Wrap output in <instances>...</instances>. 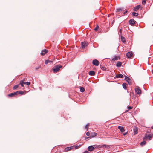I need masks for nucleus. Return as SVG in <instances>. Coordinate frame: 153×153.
<instances>
[{
	"instance_id": "f257e3e1",
	"label": "nucleus",
	"mask_w": 153,
	"mask_h": 153,
	"mask_svg": "<svg viewBox=\"0 0 153 153\" xmlns=\"http://www.w3.org/2000/svg\"><path fill=\"white\" fill-rule=\"evenodd\" d=\"M62 66L60 65H57L54 66L52 69L54 73H56L57 71L60 70V68H61Z\"/></svg>"
},
{
	"instance_id": "f03ea898",
	"label": "nucleus",
	"mask_w": 153,
	"mask_h": 153,
	"mask_svg": "<svg viewBox=\"0 0 153 153\" xmlns=\"http://www.w3.org/2000/svg\"><path fill=\"white\" fill-rule=\"evenodd\" d=\"M135 92L138 94H140L141 93V90L140 87L138 86H136L135 88Z\"/></svg>"
},
{
	"instance_id": "7ed1b4c3",
	"label": "nucleus",
	"mask_w": 153,
	"mask_h": 153,
	"mask_svg": "<svg viewBox=\"0 0 153 153\" xmlns=\"http://www.w3.org/2000/svg\"><path fill=\"white\" fill-rule=\"evenodd\" d=\"M153 134L148 135L146 134L145 135V137L143 138V140L149 139V140H151V138L153 137Z\"/></svg>"
},
{
	"instance_id": "20e7f679",
	"label": "nucleus",
	"mask_w": 153,
	"mask_h": 153,
	"mask_svg": "<svg viewBox=\"0 0 153 153\" xmlns=\"http://www.w3.org/2000/svg\"><path fill=\"white\" fill-rule=\"evenodd\" d=\"M82 48V49L84 48L85 47L88 45V43L85 41L81 42Z\"/></svg>"
},
{
	"instance_id": "39448f33",
	"label": "nucleus",
	"mask_w": 153,
	"mask_h": 153,
	"mask_svg": "<svg viewBox=\"0 0 153 153\" xmlns=\"http://www.w3.org/2000/svg\"><path fill=\"white\" fill-rule=\"evenodd\" d=\"M92 63L94 65L97 66L99 65V62L98 60L96 59H94L93 60Z\"/></svg>"
},
{
	"instance_id": "423d86ee",
	"label": "nucleus",
	"mask_w": 153,
	"mask_h": 153,
	"mask_svg": "<svg viewBox=\"0 0 153 153\" xmlns=\"http://www.w3.org/2000/svg\"><path fill=\"white\" fill-rule=\"evenodd\" d=\"M132 53L130 52H129L127 53L126 55L127 58H131L132 56Z\"/></svg>"
},
{
	"instance_id": "0eeeda50",
	"label": "nucleus",
	"mask_w": 153,
	"mask_h": 153,
	"mask_svg": "<svg viewBox=\"0 0 153 153\" xmlns=\"http://www.w3.org/2000/svg\"><path fill=\"white\" fill-rule=\"evenodd\" d=\"M118 128L120 130L121 132L122 133H123L125 131V130L124 127L123 126H118Z\"/></svg>"
},
{
	"instance_id": "6e6552de",
	"label": "nucleus",
	"mask_w": 153,
	"mask_h": 153,
	"mask_svg": "<svg viewBox=\"0 0 153 153\" xmlns=\"http://www.w3.org/2000/svg\"><path fill=\"white\" fill-rule=\"evenodd\" d=\"M18 94V92L17 91L13 93H11V94H10L8 95V96L9 97H13L15 95H17Z\"/></svg>"
},
{
	"instance_id": "1a4fd4ad",
	"label": "nucleus",
	"mask_w": 153,
	"mask_h": 153,
	"mask_svg": "<svg viewBox=\"0 0 153 153\" xmlns=\"http://www.w3.org/2000/svg\"><path fill=\"white\" fill-rule=\"evenodd\" d=\"M48 52V51L47 50L45 49L43 50H42V52L41 53V54L42 55H45V54L47 53Z\"/></svg>"
},
{
	"instance_id": "9d476101",
	"label": "nucleus",
	"mask_w": 153,
	"mask_h": 153,
	"mask_svg": "<svg viewBox=\"0 0 153 153\" xmlns=\"http://www.w3.org/2000/svg\"><path fill=\"white\" fill-rule=\"evenodd\" d=\"M120 59V57L119 56H114V57L112 58V61H114Z\"/></svg>"
},
{
	"instance_id": "9b49d317",
	"label": "nucleus",
	"mask_w": 153,
	"mask_h": 153,
	"mask_svg": "<svg viewBox=\"0 0 153 153\" xmlns=\"http://www.w3.org/2000/svg\"><path fill=\"white\" fill-rule=\"evenodd\" d=\"M135 21L134 19H131L129 21V23L131 25H133L135 23Z\"/></svg>"
},
{
	"instance_id": "f8f14e48",
	"label": "nucleus",
	"mask_w": 153,
	"mask_h": 153,
	"mask_svg": "<svg viewBox=\"0 0 153 153\" xmlns=\"http://www.w3.org/2000/svg\"><path fill=\"white\" fill-rule=\"evenodd\" d=\"M94 149V148L92 146H90L88 147V150L90 151H92Z\"/></svg>"
},
{
	"instance_id": "ddd939ff",
	"label": "nucleus",
	"mask_w": 153,
	"mask_h": 153,
	"mask_svg": "<svg viewBox=\"0 0 153 153\" xmlns=\"http://www.w3.org/2000/svg\"><path fill=\"white\" fill-rule=\"evenodd\" d=\"M125 76V80H126V81L129 84H130L129 83L131 82V80L129 78L126 76Z\"/></svg>"
},
{
	"instance_id": "4468645a",
	"label": "nucleus",
	"mask_w": 153,
	"mask_h": 153,
	"mask_svg": "<svg viewBox=\"0 0 153 153\" xmlns=\"http://www.w3.org/2000/svg\"><path fill=\"white\" fill-rule=\"evenodd\" d=\"M141 6L140 5H138L137 6H135L133 9V10L134 11H136L137 10H138V9L140 8V7Z\"/></svg>"
},
{
	"instance_id": "2eb2a0df",
	"label": "nucleus",
	"mask_w": 153,
	"mask_h": 153,
	"mask_svg": "<svg viewBox=\"0 0 153 153\" xmlns=\"http://www.w3.org/2000/svg\"><path fill=\"white\" fill-rule=\"evenodd\" d=\"M116 77L117 78H123V76L122 74H120L116 75Z\"/></svg>"
},
{
	"instance_id": "dca6fc26",
	"label": "nucleus",
	"mask_w": 153,
	"mask_h": 153,
	"mask_svg": "<svg viewBox=\"0 0 153 153\" xmlns=\"http://www.w3.org/2000/svg\"><path fill=\"white\" fill-rule=\"evenodd\" d=\"M101 147H105L107 149H109L110 148V146L108 145H101Z\"/></svg>"
},
{
	"instance_id": "f3484780",
	"label": "nucleus",
	"mask_w": 153,
	"mask_h": 153,
	"mask_svg": "<svg viewBox=\"0 0 153 153\" xmlns=\"http://www.w3.org/2000/svg\"><path fill=\"white\" fill-rule=\"evenodd\" d=\"M89 74L91 76H94L95 74V72L93 71H90L89 72Z\"/></svg>"
},
{
	"instance_id": "a211bd4d",
	"label": "nucleus",
	"mask_w": 153,
	"mask_h": 153,
	"mask_svg": "<svg viewBox=\"0 0 153 153\" xmlns=\"http://www.w3.org/2000/svg\"><path fill=\"white\" fill-rule=\"evenodd\" d=\"M97 135V134L96 133L93 132L91 134L90 137H94L95 136H96Z\"/></svg>"
},
{
	"instance_id": "6ab92c4d",
	"label": "nucleus",
	"mask_w": 153,
	"mask_h": 153,
	"mask_svg": "<svg viewBox=\"0 0 153 153\" xmlns=\"http://www.w3.org/2000/svg\"><path fill=\"white\" fill-rule=\"evenodd\" d=\"M127 85H128L126 83H123L122 85V86H123V88L125 90H126L127 89Z\"/></svg>"
},
{
	"instance_id": "aec40b11",
	"label": "nucleus",
	"mask_w": 153,
	"mask_h": 153,
	"mask_svg": "<svg viewBox=\"0 0 153 153\" xmlns=\"http://www.w3.org/2000/svg\"><path fill=\"white\" fill-rule=\"evenodd\" d=\"M138 133V129L137 128H135L134 129V135L137 134Z\"/></svg>"
},
{
	"instance_id": "412c9836",
	"label": "nucleus",
	"mask_w": 153,
	"mask_h": 153,
	"mask_svg": "<svg viewBox=\"0 0 153 153\" xmlns=\"http://www.w3.org/2000/svg\"><path fill=\"white\" fill-rule=\"evenodd\" d=\"M122 65V63L118 61L117 62V63L116 64V66L118 67H120Z\"/></svg>"
},
{
	"instance_id": "4be33fe9",
	"label": "nucleus",
	"mask_w": 153,
	"mask_h": 153,
	"mask_svg": "<svg viewBox=\"0 0 153 153\" xmlns=\"http://www.w3.org/2000/svg\"><path fill=\"white\" fill-rule=\"evenodd\" d=\"M123 9H124L123 8H117L116 9V12H120V11H122Z\"/></svg>"
},
{
	"instance_id": "5701e85b",
	"label": "nucleus",
	"mask_w": 153,
	"mask_h": 153,
	"mask_svg": "<svg viewBox=\"0 0 153 153\" xmlns=\"http://www.w3.org/2000/svg\"><path fill=\"white\" fill-rule=\"evenodd\" d=\"M52 61L50 60L49 59L46 60L45 61V64H47L49 63H51L52 62Z\"/></svg>"
},
{
	"instance_id": "b1692460",
	"label": "nucleus",
	"mask_w": 153,
	"mask_h": 153,
	"mask_svg": "<svg viewBox=\"0 0 153 153\" xmlns=\"http://www.w3.org/2000/svg\"><path fill=\"white\" fill-rule=\"evenodd\" d=\"M72 147H67L65 148L66 151H68L71 150L72 149Z\"/></svg>"
},
{
	"instance_id": "393cba45",
	"label": "nucleus",
	"mask_w": 153,
	"mask_h": 153,
	"mask_svg": "<svg viewBox=\"0 0 153 153\" xmlns=\"http://www.w3.org/2000/svg\"><path fill=\"white\" fill-rule=\"evenodd\" d=\"M146 143L145 141H143L140 143V145L143 146L146 144Z\"/></svg>"
},
{
	"instance_id": "a878e982",
	"label": "nucleus",
	"mask_w": 153,
	"mask_h": 153,
	"mask_svg": "<svg viewBox=\"0 0 153 153\" xmlns=\"http://www.w3.org/2000/svg\"><path fill=\"white\" fill-rule=\"evenodd\" d=\"M19 86V84L16 85L15 86H14L13 87V89L14 90H15L17 89L18 88Z\"/></svg>"
},
{
	"instance_id": "bb28decb",
	"label": "nucleus",
	"mask_w": 153,
	"mask_h": 153,
	"mask_svg": "<svg viewBox=\"0 0 153 153\" xmlns=\"http://www.w3.org/2000/svg\"><path fill=\"white\" fill-rule=\"evenodd\" d=\"M132 14L133 16H137L138 15V14L137 13H136L135 12L132 13Z\"/></svg>"
},
{
	"instance_id": "cd10ccee",
	"label": "nucleus",
	"mask_w": 153,
	"mask_h": 153,
	"mask_svg": "<svg viewBox=\"0 0 153 153\" xmlns=\"http://www.w3.org/2000/svg\"><path fill=\"white\" fill-rule=\"evenodd\" d=\"M121 39L122 40V41L124 43L126 42V41L125 40V38L124 37H121Z\"/></svg>"
},
{
	"instance_id": "c85d7f7f",
	"label": "nucleus",
	"mask_w": 153,
	"mask_h": 153,
	"mask_svg": "<svg viewBox=\"0 0 153 153\" xmlns=\"http://www.w3.org/2000/svg\"><path fill=\"white\" fill-rule=\"evenodd\" d=\"M80 91L81 92H83L85 91V89L84 88H83L82 87H80Z\"/></svg>"
},
{
	"instance_id": "c756f323",
	"label": "nucleus",
	"mask_w": 153,
	"mask_h": 153,
	"mask_svg": "<svg viewBox=\"0 0 153 153\" xmlns=\"http://www.w3.org/2000/svg\"><path fill=\"white\" fill-rule=\"evenodd\" d=\"M20 84L21 85V86L23 87L24 84L23 83V80H21L20 82Z\"/></svg>"
},
{
	"instance_id": "7c9ffc66",
	"label": "nucleus",
	"mask_w": 153,
	"mask_h": 153,
	"mask_svg": "<svg viewBox=\"0 0 153 153\" xmlns=\"http://www.w3.org/2000/svg\"><path fill=\"white\" fill-rule=\"evenodd\" d=\"M100 68L103 71L105 70L106 69V68L105 67L103 66H102L101 65H100Z\"/></svg>"
},
{
	"instance_id": "2f4dec72",
	"label": "nucleus",
	"mask_w": 153,
	"mask_h": 153,
	"mask_svg": "<svg viewBox=\"0 0 153 153\" xmlns=\"http://www.w3.org/2000/svg\"><path fill=\"white\" fill-rule=\"evenodd\" d=\"M18 94H21V95H22L24 94V92L23 91H17Z\"/></svg>"
},
{
	"instance_id": "473e14b6",
	"label": "nucleus",
	"mask_w": 153,
	"mask_h": 153,
	"mask_svg": "<svg viewBox=\"0 0 153 153\" xmlns=\"http://www.w3.org/2000/svg\"><path fill=\"white\" fill-rule=\"evenodd\" d=\"M41 68V66H39L38 67H36L35 68V70L36 71H37L40 68Z\"/></svg>"
},
{
	"instance_id": "72a5a7b5",
	"label": "nucleus",
	"mask_w": 153,
	"mask_h": 153,
	"mask_svg": "<svg viewBox=\"0 0 153 153\" xmlns=\"http://www.w3.org/2000/svg\"><path fill=\"white\" fill-rule=\"evenodd\" d=\"M98 28H99V26L97 25V26H96V27L94 29V30L96 31H97L98 30Z\"/></svg>"
},
{
	"instance_id": "f704fd0d",
	"label": "nucleus",
	"mask_w": 153,
	"mask_h": 153,
	"mask_svg": "<svg viewBox=\"0 0 153 153\" xmlns=\"http://www.w3.org/2000/svg\"><path fill=\"white\" fill-rule=\"evenodd\" d=\"M146 3V1L145 0H143L142 1V4L143 5H145Z\"/></svg>"
},
{
	"instance_id": "c9c22d12",
	"label": "nucleus",
	"mask_w": 153,
	"mask_h": 153,
	"mask_svg": "<svg viewBox=\"0 0 153 153\" xmlns=\"http://www.w3.org/2000/svg\"><path fill=\"white\" fill-rule=\"evenodd\" d=\"M88 126H89V124H87L85 126V128L87 130L88 129Z\"/></svg>"
},
{
	"instance_id": "e433bc0d",
	"label": "nucleus",
	"mask_w": 153,
	"mask_h": 153,
	"mask_svg": "<svg viewBox=\"0 0 153 153\" xmlns=\"http://www.w3.org/2000/svg\"><path fill=\"white\" fill-rule=\"evenodd\" d=\"M86 135L87 136H88L90 135V133L88 132H87L86 133Z\"/></svg>"
},
{
	"instance_id": "4c0bfd02",
	"label": "nucleus",
	"mask_w": 153,
	"mask_h": 153,
	"mask_svg": "<svg viewBox=\"0 0 153 153\" xmlns=\"http://www.w3.org/2000/svg\"><path fill=\"white\" fill-rule=\"evenodd\" d=\"M128 10H126V11L124 12L123 13V14H125L126 13H127V12H128Z\"/></svg>"
},
{
	"instance_id": "58836bf2",
	"label": "nucleus",
	"mask_w": 153,
	"mask_h": 153,
	"mask_svg": "<svg viewBox=\"0 0 153 153\" xmlns=\"http://www.w3.org/2000/svg\"><path fill=\"white\" fill-rule=\"evenodd\" d=\"M128 108L129 109V110H130V109H132V107H131V106H129Z\"/></svg>"
},
{
	"instance_id": "ea45409f",
	"label": "nucleus",
	"mask_w": 153,
	"mask_h": 153,
	"mask_svg": "<svg viewBox=\"0 0 153 153\" xmlns=\"http://www.w3.org/2000/svg\"><path fill=\"white\" fill-rule=\"evenodd\" d=\"M84 153H89V152L88 151H86L85 152H84Z\"/></svg>"
},
{
	"instance_id": "a19ab883",
	"label": "nucleus",
	"mask_w": 153,
	"mask_h": 153,
	"mask_svg": "<svg viewBox=\"0 0 153 153\" xmlns=\"http://www.w3.org/2000/svg\"><path fill=\"white\" fill-rule=\"evenodd\" d=\"M119 31L120 33H122V29H120Z\"/></svg>"
},
{
	"instance_id": "79ce46f5",
	"label": "nucleus",
	"mask_w": 153,
	"mask_h": 153,
	"mask_svg": "<svg viewBox=\"0 0 153 153\" xmlns=\"http://www.w3.org/2000/svg\"><path fill=\"white\" fill-rule=\"evenodd\" d=\"M30 82H27V85H30Z\"/></svg>"
},
{
	"instance_id": "37998d69",
	"label": "nucleus",
	"mask_w": 153,
	"mask_h": 153,
	"mask_svg": "<svg viewBox=\"0 0 153 153\" xmlns=\"http://www.w3.org/2000/svg\"><path fill=\"white\" fill-rule=\"evenodd\" d=\"M127 134V132L123 133V135L124 136H125V135H126Z\"/></svg>"
},
{
	"instance_id": "c03bdc74",
	"label": "nucleus",
	"mask_w": 153,
	"mask_h": 153,
	"mask_svg": "<svg viewBox=\"0 0 153 153\" xmlns=\"http://www.w3.org/2000/svg\"><path fill=\"white\" fill-rule=\"evenodd\" d=\"M23 83H24V84H27V82H24L23 81Z\"/></svg>"
},
{
	"instance_id": "a18cd8bd",
	"label": "nucleus",
	"mask_w": 153,
	"mask_h": 153,
	"mask_svg": "<svg viewBox=\"0 0 153 153\" xmlns=\"http://www.w3.org/2000/svg\"><path fill=\"white\" fill-rule=\"evenodd\" d=\"M89 137H85V139H87L88 138H89Z\"/></svg>"
},
{
	"instance_id": "49530a36",
	"label": "nucleus",
	"mask_w": 153,
	"mask_h": 153,
	"mask_svg": "<svg viewBox=\"0 0 153 153\" xmlns=\"http://www.w3.org/2000/svg\"><path fill=\"white\" fill-rule=\"evenodd\" d=\"M151 128L152 129H153V126L151 127Z\"/></svg>"
}]
</instances>
